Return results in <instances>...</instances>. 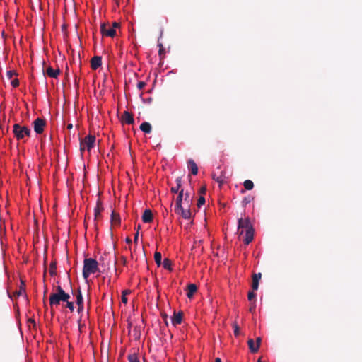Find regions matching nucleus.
Segmentation results:
<instances>
[{
	"label": "nucleus",
	"instance_id": "30",
	"mask_svg": "<svg viewBox=\"0 0 362 362\" xmlns=\"http://www.w3.org/2000/svg\"><path fill=\"white\" fill-rule=\"evenodd\" d=\"M162 264H163V267L165 269H168L169 271H172V262L170 259H168V258H165L163 262H162Z\"/></svg>",
	"mask_w": 362,
	"mask_h": 362
},
{
	"label": "nucleus",
	"instance_id": "45",
	"mask_svg": "<svg viewBox=\"0 0 362 362\" xmlns=\"http://www.w3.org/2000/svg\"><path fill=\"white\" fill-rule=\"evenodd\" d=\"M119 27V23L117 22H114L112 25H110V28H114L115 30H116L117 28Z\"/></svg>",
	"mask_w": 362,
	"mask_h": 362
},
{
	"label": "nucleus",
	"instance_id": "10",
	"mask_svg": "<svg viewBox=\"0 0 362 362\" xmlns=\"http://www.w3.org/2000/svg\"><path fill=\"white\" fill-rule=\"evenodd\" d=\"M76 303L78 305V312L81 313L83 310V298L82 296V292L81 288L78 287L76 292Z\"/></svg>",
	"mask_w": 362,
	"mask_h": 362
},
{
	"label": "nucleus",
	"instance_id": "20",
	"mask_svg": "<svg viewBox=\"0 0 362 362\" xmlns=\"http://www.w3.org/2000/svg\"><path fill=\"white\" fill-rule=\"evenodd\" d=\"M197 291V286L194 284H189L187 286V296L189 298H192L194 296V294Z\"/></svg>",
	"mask_w": 362,
	"mask_h": 362
},
{
	"label": "nucleus",
	"instance_id": "49",
	"mask_svg": "<svg viewBox=\"0 0 362 362\" xmlns=\"http://www.w3.org/2000/svg\"><path fill=\"white\" fill-rule=\"evenodd\" d=\"M125 241H126V243H128V244L132 243V240H131V238H129V237H127V238H126Z\"/></svg>",
	"mask_w": 362,
	"mask_h": 362
},
{
	"label": "nucleus",
	"instance_id": "52",
	"mask_svg": "<svg viewBox=\"0 0 362 362\" xmlns=\"http://www.w3.org/2000/svg\"><path fill=\"white\" fill-rule=\"evenodd\" d=\"M72 128H73V124H69L67 125V129H71Z\"/></svg>",
	"mask_w": 362,
	"mask_h": 362
},
{
	"label": "nucleus",
	"instance_id": "28",
	"mask_svg": "<svg viewBox=\"0 0 362 362\" xmlns=\"http://www.w3.org/2000/svg\"><path fill=\"white\" fill-rule=\"evenodd\" d=\"M184 198V205H187V206H190L192 202V197L190 196V194L188 192H186L185 194Z\"/></svg>",
	"mask_w": 362,
	"mask_h": 362
},
{
	"label": "nucleus",
	"instance_id": "42",
	"mask_svg": "<svg viewBox=\"0 0 362 362\" xmlns=\"http://www.w3.org/2000/svg\"><path fill=\"white\" fill-rule=\"evenodd\" d=\"M141 226L140 225L138 226V230H137V232L135 233L134 235V243H137L138 242V238H139V230L140 229Z\"/></svg>",
	"mask_w": 362,
	"mask_h": 362
},
{
	"label": "nucleus",
	"instance_id": "46",
	"mask_svg": "<svg viewBox=\"0 0 362 362\" xmlns=\"http://www.w3.org/2000/svg\"><path fill=\"white\" fill-rule=\"evenodd\" d=\"M206 188L205 186H203L200 188L199 189V193L202 194H204L206 193Z\"/></svg>",
	"mask_w": 362,
	"mask_h": 362
},
{
	"label": "nucleus",
	"instance_id": "11",
	"mask_svg": "<svg viewBox=\"0 0 362 362\" xmlns=\"http://www.w3.org/2000/svg\"><path fill=\"white\" fill-rule=\"evenodd\" d=\"M183 196H184V191H183V189H181L179 192L178 196L176 199L174 211H178V210L181 209V206H182V204H184Z\"/></svg>",
	"mask_w": 362,
	"mask_h": 362
},
{
	"label": "nucleus",
	"instance_id": "23",
	"mask_svg": "<svg viewBox=\"0 0 362 362\" xmlns=\"http://www.w3.org/2000/svg\"><path fill=\"white\" fill-rule=\"evenodd\" d=\"M140 129L144 133L149 134L152 130V127L149 122H144L141 124Z\"/></svg>",
	"mask_w": 362,
	"mask_h": 362
},
{
	"label": "nucleus",
	"instance_id": "51",
	"mask_svg": "<svg viewBox=\"0 0 362 362\" xmlns=\"http://www.w3.org/2000/svg\"><path fill=\"white\" fill-rule=\"evenodd\" d=\"M81 322V320L80 319L78 322V328H79L80 331H81V327H82Z\"/></svg>",
	"mask_w": 362,
	"mask_h": 362
},
{
	"label": "nucleus",
	"instance_id": "25",
	"mask_svg": "<svg viewBox=\"0 0 362 362\" xmlns=\"http://www.w3.org/2000/svg\"><path fill=\"white\" fill-rule=\"evenodd\" d=\"M248 346L252 353H257L259 351L258 346L255 344L254 340L252 339H250L247 341Z\"/></svg>",
	"mask_w": 362,
	"mask_h": 362
},
{
	"label": "nucleus",
	"instance_id": "31",
	"mask_svg": "<svg viewBox=\"0 0 362 362\" xmlns=\"http://www.w3.org/2000/svg\"><path fill=\"white\" fill-rule=\"evenodd\" d=\"M154 259L156 264L159 267L162 264V255L160 252H156L154 254Z\"/></svg>",
	"mask_w": 362,
	"mask_h": 362
},
{
	"label": "nucleus",
	"instance_id": "9",
	"mask_svg": "<svg viewBox=\"0 0 362 362\" xmlns=\"http://www.w3.org/2000/svg\"><path fill=\"white\" fill-rule=\"evenodd\" d=\"M175 212L177 214L181 215V216L185 219H189L192 216V212L190 210V206H187L185 205L184 206H181V209L178 211H175Z\"/></svg>",
	"mask_w": 362,
	"mask_h": 362
},
{
	"label": "nucleus",
	"instance_id": "36",
	"mask_svg": "<svg viewBox=\"0 0 362 362\" xmlns=\"http://www.w3.org/2000/svg\"><path fill=\"white\" fill-rule=\"evenodd\" d=\"M66 303L65 307L69 308L71 312L74 310V305L73 302H69V300L65 301Z\"/></svg>",
	"mask_w": 362,
	"mask_h": 362
},
{
	"label": "nucleus",
	"instance_id": "18",
	"mask_svg": "<svg viewBox=\"0 0 362 362\" xmlns=\"http://www.w3.org/2000/svg\"><path fill=\"white\" fill-rule=\"evenodd\" d=\"M182 320V313H174L173 316L171 318L172 324L174 326H176L177 325L181 324Z\"/></svg>",
	"mask_w": 362,
	"mask_h": 362
},
{
	"label": "nucleus",
	"instance_id": "29",
	"mask_svg": "<svg viewBox=\"0 0 362 362\" xmlns=\"http://www.w3.org/2000/svg\"><path fill=\"white\" fill-rule=\"evenodd\" d=\"M49 272L52 276L57 274V263L56 262H52L49 266Z\"/></svg>",
	"mask_w": 362,
	"mask_h": 362
},
{
	"label": "nucleus",
	"instance_id": "14",
	"mask_svg": "<svg viewBox=\"0 0 362 362\" xmlns=\"http://www.w3.org/2000/svg\"><path fill=\"white\" fill-rule=\"evenodd\" d=\"M122 122L127 124H132L134 123L133 115L128 111H124L122 115Z\"/></svg>",
	"mask_w": 362,
	"mask_h": 362
},
{
	"label": "nucleus",
	"instance_id": "8",
	"mask_svg": "<svg viewBox=\"0 0 362 362\" xmlns=\"http://www.w3.org/2000/svg\"><path fill=\"white\" fill-rule=\"evenodd\" d=\"M243 228H245L246 230H249L250 228H253L249 218L243 219L240 218L238 220V233L240 235L243 233V230H242L240 231V230Z\"/></svg>",
	"mask_w": 362,
	"mask_h": 362
},
{
	"label": "nucleus",
	"instance_id": "37",
	"mask_svg": "<svg viewBox=\"0 0 362 362\" xmlns=\"http://www.w3.org/2000/svg\"><path fill=\"white\" fill-rule=\"evenodd\" d=\"M16 75H17L16 72L13 70L8 71L6 73V76L8 79H11L13 76H16Z\"/></svg>",
	"mask_w": 362,
	"mask_h": 362
},
{
	"label": "nucleus",
	"instance_id": "16",
	"mask_svg": "<svg viewBox=\"0 0 362 362\" xmlns=\"http://www.w3.org/2000/svg\"><path fill=\"white\" fill-rule=\"evenodd\" d=\"M44 73L49 77L57 78L60 74V70L59 69H53L51 66H48Z\"/></svg>",
	"mask_w": 362,
	"mask_h": 362
},
{
	"label": "nucleus",
	"instance_id": "44",
	"mask_svg": "<svg viewBox=\"0 0 362 362\" xmlns=\"http://www.w3.org/2000/svg\"><path fill=\"white\" fill-rule=\"evenodd\" d=\"M28 323H29L30 325H32L33 327H35V326H36L35 321L33 319L30 318V319H28Z\"/></svg>",
	"mask_w": 362,
	"mask_h": 362
},
{
	"label": "nucleus",
	"instance_id": "19",
	"mask_svg": "<svg viewBox=\"0 0 362 362\" xmlns=\"http://www.w3.org/2000/svg\"><path fill=\"white\" fill-rule=\"evenodd\" d=\"M254 238V229L250 228L245 231V238L244 242L246 245H249Z\"/></svg>",
	"mask_w": 362,
	"mask_h": 362
},
{
	"label": "nucleus",
	"instance_id": "54",
	"mask_svg": "<svg viewBox=\"0 0 362 362\" xmlns=\"http://www.w3.org/2000/svg\"><path fill=\"white\" fill-rule=\"evenodd\" d=\"M257 362H261V358H259Z\"/></svg>",
	"mask_w": 362,
	"mask_h": 362
},
{
	"label": "nucleus",
	"instance_id": "4",
	"mask_svg": "<svg viewBox=\"0 0 362 362\" xmlns=\"http://www.w3.org/2000/svg\"><path fill=\"white\" fill-rule=\"evenodd\" d=\"M95 136L93 135H88L80 141V151L83 153L86 149L90 151L95 145Z\"/></svg>",
	"mask_w": 362,
	"mask_h": 362
},
{
	"label": "nucleus",
	"instance_id": "34",
	"mask_svg": "<svg viewBox=\"0 0 362 362\" xmlns=\"http://www.w3.org/2000/svg\"><path fill=\"white\" fill-rule=\"evenodd\" d=\"M253 200V197L251 196L246 197L243 199L242 203L243 206H245L247 204L250 203Z\"/></svg>",
	"mask_w": 362,
	"mask_h": 362
},
{
	"label": "nucleus",
	"instance_id": "1",
	"mask_svg": "<svg viewBox=\"0 0 362 362\" xmlns=\"http://www.w3.org/2000/svg\"><path fill=\"white\" fill-rule=\"evenodd\" d=\"M70 298V295L66 293L63 288L58 286L57 293H51L49 296V305L51 308L59 305L61 302L67 301Z\"/></svg>",
	"mask_w": 362,
	"mask_h": 362
},
{
	"label": "nucleus",
	"instance_id": "38",
	"mask_svg": "<svg viewBox=\"0 0 362 362\" xmlns=\"http://www.w3.org/2000/svg\"><path fill=\"white\" fill-rule=\"evenodd\" d=\"M205 203V198L203 196H200L197 202V206L200 208Z\"/></svg>",
	"mask_w": 362,
	"mask_h": 362
},
{
	"label": "nucleus",
	"instance_id": "22",
	"mask_svg": "<svg viewBox=\"0 0 362 362\" xmlns=\"http://www.w3.org/2000/svg\"><path fill=\"white\" fill-rule=\"evenodd\" d=\"M188 168L192 175H196L198 173V167L193 160H188Z\"/></svg>",
	"mask_w": 362,
	"mask_h": 362
},
{
	"label": "nucleus",
	"instance_id": "53",
	"mask_svg": "<svg viewBox=\"0 0 362 362\" xmlns=\"http://www.w3.org/2000/svg\"><path fill=\"white\" fill-rule=\"evenodd\" d=\"M215 362H221V360L220 358H216Z\"/></svg>",
	"mask_w": 362,
	"mask_h": 362
},
{
	"label": "nucleus",
	"instance_id": "2",
	"mask_svg": "<svg viewBox=\"0 0 362 362\" xmlns=\"http://www.w3.org/2000/svg\"><path fill=\"white\" fill-rule=\"evenodd\" d=\"M98 263L93 258H86L83 261V277L87 279L91 274L98 271Z\"/></svg>",
	"mask_w": 362,
	"mask_h": 362
},
{
	"label": "nucleus",
	"instance_id": "24",
	"mask_svg": "<svg viewBox=\"0 0 362 362\" xmlns=\"http://www.w3.org/2000/svg\"><path fill=\"white\" fill-rule=\"evenodd\" d=\"M243 185H244L245 189H241V191H240L241 193H244L245 192V190H251L254 187V183L250 180H245L243 182Z\"/></svg>",
	"mask_w": 362,
	"mask_h": 362
},
{
	"label": "nucleus",
	"instance_id": "32",
	"mask_svg": "<svg viewBox=\"0 0 362 362\" xmlns=\"http://www.w3.org/2000/svg\"><path fill=\"white\" fill-rule=\"evenodd\" d=\"M129 293H130V291H129V290H124L122 291L121 300H122V302L124 304L127 303L128 300H127V298L126 297V296Z\"/></svg>",
	"mask_w": 362,
	"mask_h": 362
},
{
	"label": "nucleus",
	"instance_id": "43",
	"mask_svg": "<svg viewBox=\"0 0 362 362\" xmlns=\"http://www.w3.org/2000/svg\"><path fill=\"white\" fill-rule=\"evenodd\" d=\"M158 46H159L158 54H159L160 56H162V54L164 53V48H163V45L161 43H159Z\"/></svg>",
	"mask_w": 362,
	"mask_h": 362
},
{
	"label": "nucleus",
	"instance_id": "3",
	"mask_svg": "<svg viewBox=\"0 0 362 362\" xmlns=\"http://www.w3.org/2000/svg\"><path fill=\"white\" fill-rule=\"evenodd\" d=\"M13 132L18 140L23 139L25 136H30L31 134V131L28 127L21 126L19 124L13 125Z\"/></svg>",
	"mask_w": 362,
	"mask_h": 362
},
{
	"label": "nucleus",
	"instance_id": "26",
	"mask_svg": "<svg viewBox=\"0 0 362 362\" xmlns=\"http://www.w3.org/2000/svg\"><path fill=\"white\" fill-rule=\"evenodd\" d=\"M176 186H173L171 187V192L173 193H178L179 194V192H180V188L181 187V183H182V178L180 177H177L176 179Z\"/></svg>",
	"mask_w": 362,
	"mask_h": 362
},
{
	"label": "nucleus",
	"instance_id": "13",
	"mask_svg": "<svg viewBox=\"0 0 362 362\" xmlns=\"http://www.w3.org/2000/svg\"><path fill=\"white\" fill-rule=\"evenodd\" d=\"M103 210V206L100 200H98L96 206L94 209L95 221L100 220L101 218V212Z\"/></svg>",
	"mask_w": 362,
	"mask_h": 362
},
{
	"label": "nucleus",
	"instance_id": "5",
	"mask_svg": "<svg viewBox=\"0 0 362 362\" xmlns=\"http://www.w3.org/2000/svg\"><path fill=\"white\" fill-rule=\"evenodd\" d=\"M100 33L103 36L114 37L116 35V30L110 28L108 23H103L100 25Z\"/></svg>",
	"mask_w": 362,
	"mask_h": 362
},
{
	"label": "nucleus",
	"instance_id": "35",
	"mask_svg": "<svg viewBox=\"0 0 362 362\" xmlns=\"http://www.w3.org/2000/svg\"><path fill=\"white\" fill-rule=\"evenodd\" d=\"M233 327L234 329V334L235 337H238L240 334V328L236 322L233 324Z\"/></svg>",
	"mask_w": 362,
	"mask_h": 362
},
{
	"label": "nucleus",
	"instance_id": "15",
	"mask_svg": "<svg viewBox=\"0 0 362 362\" xmlns=\"http://www.w3.org/2000/svg\"><path fill=\"white\" fill-rule=\"evenodd\" d=\"M262 274L261 273L254 274L252 275V288L253 291H257L259 288V282L261 279Z\"/></svg>",
	"mask_w": 362,
	"mask_h": 362
},
{
	"label": "nucleus",
	"instance_id": "27",
	"mask_svg": "<svg viewBox=\"0 0 362 362\" xmlns=\"http://www.w3.org/2000/svg\"><path fill=\"white\" fill-rule=\"evenodd\" d=\"M25 292V284L24 283V281H23L21 280V286L19 287V289L18 291H16L14 294L17 296H21L23 293H24Z\"/></svg>",
	"mask_w": 362,
	"mask_h": 362
},
{
	"label": "nucleus",
	"instance_id": "47",
	"mask_svg": "<svg viewBox=\"0 0 362 362\" xmlns=\"http://www.w3.org/2000/svg\"><path fill=\"white\" fill-rule=\"evenodd\" d=\"M261 342H262V339L261 337H257L256 339V345L258 346V348L259 349V346H260V344H261Z\"/></svg>",
	"mask_w": 362,
	"mask_h": 362
},
{
	"label": "nucleus",
	"instance_id": "33",
	"mask_svg": "<svg viewBox=\"0 0 362 362\" xmlns=\"http://www.w3.org/2000/svg\"><path fill=\"white\" fill-rule=\"evenodd\" d=\"M128 361L129 362H140L138 356L135 354L129 355Z\"/></svg>",
	"mask_w": 362,
	"mask_h": 362
},
{
	"label": "nucleus",
	"instance_id": "7",
	"mask_svg": "<svg viewBox=\"0 0 362 362\" xmlns=\"http://www.w3.org/2000/svg\"><path fill=\"white\" fill-rule=\"evenodd\" d=\"M212 178L218 183L220 187L227 182L226 172L224 170H221L219 173H213Z\"/></svg>",
	"mask_w": 362,
	"mask_h": 362
},
{
	"label": "nucleus",
	"instance_id": "57",
	"mask_svg": "<svg viewBox=\"0 0 362 362\" xmlns=\"http://www.w3.org/2000/svg\"><path fill=\"white\" fill-rule=\"evenodd\" d=\"M46 292H47V290L45 291H44V296H45Z\"/></svg>",
	"mask_w": 362,
	"mask_h": 362
},
{
	"label": "nucleus",
	"instance_id": "40",
	"mask_svg": "<svg viewBox=\"0 0 362 362\" xmlns=\"http://www.w3.org/2000/svg\"><path fill=\"white\" fill-rule=\"evenodd\" d=\"M146 86V83L144 81H139L137 83V88L139 90H142Z\"/></svg>",
	"mask_w": 362,
	"mask_h": 362
},
{
	"label": "nucleus",
	"instance_id": "50",
	"mask_svg": "<svg viewBox=\"0 0 362 362\" xmlns=\"http://www.w3.org/2000/svg\"><path fill=\"white\" fill-rule=\"evenodd\" d=\"M126 262H127L126 258H125V257H122V263L124 265H125Z\"/></svg>",
	"mask_w": 362,
	"mask_h": 362
},
{
	"label": "nucleus",
	"instance_id": "55",
	"mask_svg": "<svg viewBox=\"0 0 362 362\" xmlns=\"http://www.w3.org/2000/svg\"><path fill=\"white\" fill-rule=\"evenodd\" d=\"M51 313H52V315H54V310H52Z\"/></svg>",
	"mask_w": 362,
	"mask_h": 362
},
{
	"label": "nucleus",
	"instance_id": "48",
	"mask_svg": "<svg viewBox=\"0 0 362 362\" xmlns=\"http://www.w3.org/2000/svg\"><path fill=\"white\" fill-rule=\"evenodd\" d=\"M255 309V303H252V305L250 308V312H253Z\"/></svg>",
	"mask_w": 362,
	"mask_h": 362
},
{
	"label": "nucleus",
	"instance_id": "39",
	"mask_svg": "<svg viewBox=\"0 0 362 362\" xmlns=\"http://www.w3.org/2000/svg\"><path fill=\"white\" fill-rule=\"evenodd\" d=\"M256 296V294L254 293V291H250L247 295L248 300L250 301H252L253 299H255Z\"/></svg>",
	"mask_w": 362,
	"mask_h": 362
},
{
	"label": "nucleus",
	"instance_id": "21",
	"mask_svg": "<svg viewBox=\"0 0 362 362\" xmlns=\"http://www.w3.org/2000/svg\"><path fill=\"white\" fill-rule=\"evenodd\" d=\"M110 221L112 225L119 226L121 223L119 214L115 211H112L111 214Z\"/></svg>",
	"mask_w": 362,
	"mask_h": 362
},
{
	"label": "nucleus",
	"instance_id": "6",
	"mask_svg": "<svg viewBox=\"0 0 362 362\" xmlns=\"http://www.w3.org/2000/svg\"><path fill=\"white\" fill-rule=\"evenodd\" d=\"M45 125L46 121L42 118L37 117L33 121V128L37 134H40L44 132Z\"/></svg>",
	"mask_w": 362,
	"mask_h": 362
},
{
	"label": "nucleus",
	"instance_id": "17",
	"mask_svg": "<svg viewBox=\"0 0 362 362\" xmlns=\"http://www.w3.org/2000/svg\"><path fill=\"white\" fill-rule=\"evenodd\" d=\"M153 214L151 209H146L142 215V221L144 223H151L153 221Z\"/></svg>",
	"mask_w": 362,
	"mask_h": 362
},
{
	"label": "nucleus",
	"instance_id": "56",
	"mask_svg": "<svg viewBox=\"0 0 362 362\" xmlns=\"http://www.w3.org/2000/svg\"><path fill=\"white\" fill-rule=\"evenodd\" d=\"M164 318H167V315H163Z\"/></svg>",
	"mask_w": 362,
	"mask_h": 362
},
{
	"label": "nucleus",
	"instance_id": "41",
	"mask_svg": "<svg viewBox=\"0 0 362 362\" xmlns=\"http://www.w3.org/2000/svg\"><path fill=\"white\" fill-rule=\"evenodd\" d=\"M11 85L13 87L16 88L19 86V81L18 78H15L11 81Z\"/></svg>",
	"mask_w": 362,
	"mask_h": 362
},
{
	"label": "nucleus",
	"instance_id": "12",
	"mask_svg": "<svg viewBox=\"0 0 362 362\" xmlns=\"http://www.w3.org/2000/svg\"><path fill=\"white\" fill-rule=\"evenodd\" d=\"M102 64V57L100 56H95L90 59V67L93 70H96Z\"/></svg>",
	"mask_w": 362,
	"mask_h": 362
}]
</instances>
